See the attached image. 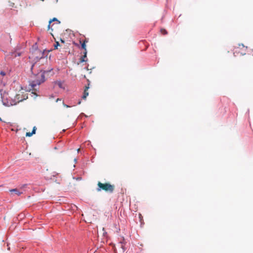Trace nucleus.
<instances>
[{"instance_id":"obj_1","label":"nucleus","mask_w":253,"mask_h":253,"mask_svg":"<svg viewBox=\"0 0 253 253\" xmlns=\"http://www.w3.org/2000/svg\"><path fill=\"white\" fill-rule=\"evenodd\" d=\"M97 191L103 190L106 192L112 193L114 192L115 189V185L113 184H111L110 183H103L101 182H98L97 183Z\"/></svg>"},{"instance_id":"obj_2","label":"nucleus","mask_w":253,"mask_h":253,"mask_svg":"<svg viewBox=\"0 0 253 253\" xmlns=\"http://www.w3.org/2000/svg\"><path fill=\"white\" fill-rule=\"evenodd\" d=\"M35 79L32 81L30 84L33 89L37 85H40L44 81V73L42 71L34 75Z\"/></svg>"},{"instance_id":"obj_3","label":"nucleus","mask_w":253,"mask_h":253,"mask_svg":"<svg viewBox=\"0 0 253 253\" xmlns=\"http://www.w3.org/2000/svg\"><path fill=\"white\" fill-rule=\"evenodd\" d=\"M23 52V50H21L20 46H17L14 51H11L6 55L7 58L13 59L17 56H20Z\"/></svg>"},{"instance_id":"obj_4","label":"nucleus","mask_w":253,"mask_h":253,"mask_svg":"<svg viewBox=\"0 0 253 253\" xmlns=\"http://www.w3.org/2000/svg\"><path fill=\"white\" fill-rule=\"evenodd\" d=\"M25 98H22L20 94H16L13 100H12L11 102H10V104L11 105H13L16 104L17 103H19L23 100H24Z\"/></svg>"},{"instance_id":"obj_5","label":"nucleus","mask_w":253,"mask_h":253,"mask_svg":"<svg viewBox=\"0 0 253 253\" xmlns=\"http://www.w3.org/2000/svg\"><path fill=\"white\" fill-rule=\"evenodd\" d=\"M43 56V54L41 53V52L38 50L35 51V52L33 53L32 58H34L35 59H39L41 58Z\"/></svg>"},{"instance_id":"obj_6","label":"nucleus","mask_w":253,"mask_h":253,"mask_svg":"<svg viewBox=\"0 0 253 253\" xmlns=\"http://www.w3.org/2000/svg\"><path fill=\"white\" fill-rule=\"evenodd\" d=\"M54 21H56L57 24H59L60 23V22L56 18H53L52 19H50L49 21V24L47 28L48 30L50 29L52 32L53 31V26H54V24L51 25V23Z\"/></svg>"},{"instance_id":"obj_7","label":"nucleus","mask_w":253,"mask_h":253,"mask_svg":"<svg viewBox=\"0 0 253 253\" xmlns=\"http://www.w3.org/2000/svg\"><path fill=\"white\" fill-rule=\"evenodd\" d=\"M89 88V84H88V86H86L84 89V94L82 96V98L83 99H85L87 96L88 95V92L87 91L88 89Z\"/></svg>"},{"instance_id":"obj_8","label":"nucleus","mask_w":253,"mask_h":253,"mask_svg":"<svg viewBox=\"0 0 253 253\" xmlns=\"http://www.w3.org/2000/svg\"><path fill=\"white\" fill-rule=\"evenodd\" d=\"M9 191L11 193V194L14 193L15 194L18 195V196L20 195L22 193V192L20 191L17 188L10 189L9 190Z\"/></svg>"},{"instance_id":"obj_9","label":"nucleus","mask_w":253,"mask_h":253,"mask_svg":"<svg viewBox=\"0 0 253 253\" xmlns=\"http://www.w3.org/2000/svg\"><path fill=\"white\" fill-rule=\"evenodd\" d=\"M88 41L86 39H85L83 42L80 40V42L81 44L82 48L85 51H86V43Z\"/></svg>"},{"instance_id":"obj_10","label":"nucleus","mask_w":253,"mask_h":253,"mask_svg":"<svg viewBox=\"0 0 253 253\" xmlns=\"http://www.w3.org/2000/svg\"><path fill=\"white\" fill-rule=\"evenodd\" d=\"M84 55L81 57V58H80V62H84V61H85L86 60H85V58L86 57V54H87V51H85L84 52Z\"/></svg>"},{"instance_id":"obj_11","label":"nucleus","mask_w":253,"mask_h":253,"mask_svg":"<svg viewBox=\"0 0 253 253\" xmlns=\"http://www.w3.org/2000/svg\"><path fill=\"white\" fill-rule=\"evenodd\" d=\"M161 32L163 35H167L168 34L167 31L164 29H162L161 30Z\"/></svg>"},{"instance_id":"obj_12","label":"nucleus","mask_w":253,"mask_h":253,"mask_svg":"<svg viewBox=\"0 0 253 253\" xmlns=\"http://www.w3.org/2000/svg\"><path fill=\"white\" fill-rule=\"evenodd\" d=\"M59 45H60V44H59V42H56V43L54 44V48L55 49H57V47L58 46H59Z\"/></svg>"},{"instance_id":"obj_13","label":"nucleus","mask_w":253,"mask_h":253,"mask_svg":"<svg viewBox=\"0 0 253 253\" xmlns=\"http://www.w3.org/2000/svg\"><path fill=\"white\" fill-rule=\"evenodd\" d=\"M32 135H33V133L30 132H27V133H26V136H28V137H30V136H31Z\"/></svg>"},{"instance_id":"obj_14","label":"nucleus","mask_w":253,"mask_h":253,"mask_svg":"<svg viewBox=\"0 0 253 253\" xmlns=\"http://www.w3.org/2000/svg\"><path fill=\"white\" fill-rule=\"evenodd\" d=\"M37 129V128L36 126H34L33 128V130L31 132L32 133H33V134H35L36 133V130Z\"/></svg>"},{"instance_id":"obj_15","label":"nucleus","mask_w":253,"mask_h":253,"mask_svg":"<svg viewBox=\"0 0 253 253\" xmlns=\"http://www.w3.org/2000/svg\"><path fill=\"white\" fill-rule=\"evenodd\" d=\"M0 74V75H1L2 76H5V73L3 71H1Z\"/></svg>"},{"instance_id":"obj_16","label":"nucleus","mask_w":253,"mask_h":253,"mask_svg":"<svg viewBox=\"0 0 253 253\" xmlns=\"http://www.w3.org/2000/svg\"><path fill=\"white\" fill-rule=\"evenodd\" d=\"M64 106L67 108L69 107V106L67 105L64 104Z\"/></svg>"},{"instance_id":"obj_17","label":"nucleus","mask_w":253,"mask_h":253,"mask_svg":"<svg viewBox=\"0 0 253 253\" xmlns=\"http://www.w3.org/2000/svg\"><path fill=\"white\" fill-rule=\"evenodd\" d=\"M61 42H62V43H64V41L61 39Z\"/></svg>"},{"instance_id":"obj_18","label":"nucleus","mask_w":253,"mask_h":253,"mask_svg":"<svg viewBox=\"0 0 253 253\" xmlns=\"http://www.w3.org/2000/svg\"><path fill=\"white\" fill-rule=\"evenodd\" d=\"M59 86L61 87V83H59L58 84Z\"/></svg>"},{"instance_id":"obj_19","label":"nucleus","mask_w":253,"mask_h":253,"mask_svg":"<svg viewBox=\"0 0 253 253\" xmlns=\"http://www.w3.org/2000/svg\"><path fill=\"white\" fill-rule=\"evenodd\" d=\"M241 45L242 46V47H243V48H245V46H244L243 44H242ZM246 48H247V47H246Z\"/></svg>"},{"instance_id":"obj_20","label":"nucleus","mask_w":253,"mask_h":253,"mask_svg":"<svg viewBox=\"0 0 253 253\" xmlns=\"http://www.w3.org/2000/svg\"><path fill=\"white\" fill-rule=\"evenodd\" d=\"M81 101H80L78 102V104H81Z\"/></svg>"},{"instance_id":"obj_21","label":"nucleus","mask_w":253,"mask_h":253,"mask_svg":"<svg viewBox=\"0 0 253 253\" xmlns=\"http://www.w3.org/2000/svg\"><path fill=\"white\" fill-rule=\"evenodd\" d=\"M58 101H59V99L58 98L57 100H56V101L57 102Z\"/></svg>"},{"instance_id":"obj_22","label":"nucleus","mask_w":253,"mask_h":253,"mask_svg":"<svg viewBox=\"0 0 253 253\" xmlns=\"http://www.w3.org/2000/svg\"><path fill=\"white\" fill-rule=\"evenodd\" d=\"M77 151H78V152H79V151H80V149H78L77 150Z\"/></svg>"},{"instance_id":"obj_23","label":"nucleus","mask_w":253,"mask_h":253,"mask_svg":"<svg viewBox=\"0 0 253 253\" xmlns=\"http://www.w3.org/2000/svg\"><path fill=\"white\" fill-rule=\"evenodd\" d=\"M0 121H2V120H1V118H0Z\"/></svg>"},{"instance_id":"obj_24","label":"nucleus","mask_w":253,"mask_h":253,"mask_svg":"<svg viewBox=\"0 0 253 253\" xmlns=\"http://www.w3.org/2000/svg\"><path fill=\"white\" fill-rule=\"evenodd\" d=\"M56 1H57V0H56Z\"/></svg>"}]
</instances>
